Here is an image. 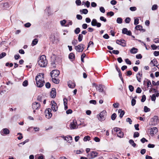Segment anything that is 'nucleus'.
<instances>
[{"instance_id": "obj_52", "label": "nucleus", "mask_w": 159, "mask_h": 159, "mask_svg": "<svg viewBox=\"0 0 159 159\" xmlns=\"http://www.w3.org/2000/svg\"><path fill=\"white\" fill-rule=\"evenodd\" d=\"M129 9L130 11H134L136 10L137 8L136 7H130L129 8Z\"/></svg>"}, {"instance_id": "obj_4", "label": "nucleus", "mask_w": 159, "mask_h": 159, "mask_svg": "<svg viewBox=\"0 0 159 159\" xmlns=\"http://www.w3.org/2000/svg\"><path fill=\"white\" fill-rule=\"evenodd\" d=\"M84 48V45L82 44H80L75 47V49L78 52H82Z\"/></svg>"}, {"instance_id": "obj_5", "label": "nucleus", "mask_w": 159, "mask_h": 159, "mask_svg": "<svg viewBox=\"0 0 159 159\" xmlns=\"http://www.w3.org/2000/svg\"><path fill=\"white\" fill-rule=\"evenodd\" d=\"M52 110L50 108L47 109L45 111V116L48 119L50 118L52 116V114L51 113Z\"/></svg>"}, {"instance_id": "obj_1", "label": "nucleus", "mask_w": 159, "mask_h": 159, "mask_svg": "<svg viewBox=\"0 0 159 159\" xmlns=\"http://www.w3.org/2000/svg\"><path fill=\"white\" fill-rule=\"evenodd\" d=\"M38 64L41 67H44L46 66L48 61L45 55H42L39 57L38 61Z\"/></svg>"}, {"instance_id": "obj_53", "label": "nucleus", "mask_w": 159, "mask_h": 159, "mask_svg": "<svg viewBox=\"0 0 159 159\" xmlns=\"http://www.w3.org/2000/svg\"><path fill=\"white\" fill-rule=\"evenodd\" d=\"M156 99V96L155 94L152 95L151 97V100L152 101H155Z\"/></svg>"}, {"instance_id": "obj_41", "label": "nucleus", "mask_w": 159, "mask_h": 159, "mask_svg": "<svg viewBox=\"0 0 159 159\" xmlns=\"http://www.w3.org/2000/svg\"><path fill=\"white\" fill-rule=\"evenodd\" d=\"M66 21L65 20H64L60 21V24L62 26H64L65 24L66 23Z\"/></svg>"}, {"instance_id": "obj_45", "label": "nucleus", "mask_w": 159, "mask_h": 159, "mask_svg": "<svg viewBox=\"0 0 159 159\" xmlns=\"http://www.w3.org/2000/svg\"><path fill=\"white\" fill-rule=\"evenodd\" d=\"M157 8V6L156 4L153 5L152 7V10H155Z\"/></svg>"}, {"instance_id": "obj_54", "label": "nucleus", "mask_w": 159, "mask_h": 159, "mask_svg": "<svg viewBox=\"0 0 159 159\" xmlns=\"http://www.w3.org/2000/svg\"><path fill=\"white\" fill-rule=\"evenodd\" d=\"M146 97L145 95L142 96V99H141V101L142 102H144L146 100Z\"/></svg>"}, {"instance_id": "obj_30", "label": "nucleus", "mask_w": 159, "mask_h": 159, "mask_svg": "<svg viewBox=\"0 0 159 159\" xmlns=\"http://www.w3.org/2000/svg\"><path fill=\"white\" fill-rule=\"evenodd\" d=\"M108 52L110 53L111 54L112 53H113L115 54H116V55H117L119 53V51L117 50H113L112 52L110 51H108Z\"/></svg>"}, {"instance_id": "obj_47", "label": "nucleus", "mask_w": 159, "mask_h": 159, "mask_svg": "<svg viewBox=\"0 0 159 159\" xmlns=\"http://www.w3.org/2000/svg\"><path fill=\"white\" fill-rule=\"evenodd\" d=\"M128 31V30L127 28H124L122 29V33L124 34H126Z\"/></svg>"}, {"instance_id": "obj_33", "label": "nucleus", "mask_w": 159, "mask_h": 159, "mask_svg": "<svg viewBox=\"0 0 159 159\" xmlns=\"http://www.w3.org/2000/svg\"><path fill=\"white\" fill-rule=\"evenodd\" d=\"M129 143L134 147H135L136 144L134 143V141L130 139L129 141Z\"/></svg>"}, {"instance_id": "obj_36", "label": "nucleus", "mask_w": 159, "mask_h": 159, "mask_svg": "<svg viewBox=\"0 0 159 159\" xmlns=\"http://www.w3.org/2000/svg\"><path fill=\"white\" fill-rule=\"evenodd\" d=\"M90 140V137L89 136H85L84 139V141H87Z\"/></svg>"}, {"instance_id": "obj_48", "label": "nucleus", "mask_w": 159, "mask_h": 159, "mask_svg": "<svg viewBox=\"0 0 159 159\" xmlns=\"http://www.w3.org/2000/svg\"><path fill=\"white\" fill-rule=\"evenodd\" d=\"M129 89L130 91L132 92L134 90V87L132 85H129Z\"/></svg>"}, {"instance_id": "obj_42", "label": "nucleus", "mask_w": 159, "mask_h": 159, "mask_svg": "<svg viewBox=\"0 0 159 159\" xmlns=\"http://www.w3.org/2000/svg\"><path fill=\"white\" fill-rule=\"evenodd\" d=\"M139 23V19L138 18H135L134 20V24L135 25H137Z\"/></svg>"}, {"instance_id": "obj_58", "label": "nucleus", "mask_w": 159, "mask_h": 159, "mask_svg": "<svg viewBox=\"0 0 159 159\" xmlns=\"http://www.w3.org/2000/svg\"><path fill=\"white\" fill-rule=\"evenodd\" d=\"M114 14V12L111 11L108 12L107 13V15L110 16H113Z\"/></svg>"}, {"instance_id": "obj_38", "label": "nucleus", "mask_w": 159, "mask_h": 159, "mask_svg": "<svg viewBox=\"0 0 159 159\" xmlns=\"http://www.w3.org/2000/svg\"><path fill=\"white\" fill-rule=\"evenodd\" d=\"M142 27V26L141 25H138L135 27V29L137 30H140Z\"/></svg>"}, {"instance_id": "obj_43", "label": "nucleus", "mask_w": 159, "mask_h": 159, "mask_svg": "<svg viewBox=\"0 0 159 159\" xmlns=\"http://www.w3.org/2000/svg\"><path fill=\"white\" fill-rule=\"evenodd\" d=\"M23 85L24 87L27 86L28 85V82L27 80L24 81L22 84Z\"/></svg>"}, {"instance_id": "obj_49", "label": "nucleus", "mask_w": 159, "mask_h": 159, "mask_svg": "<svg viewBox=\"0 0 159 159\" xmlns=\"http://www.w3.org/2000/svg\"><path fill=\"white\" fill-rule=\"evenodd\" d=\"M131 19L129 17H127L125 20V21L126 23H129Z\"/></svg>"}, {"instance_id": "obj_17", "label": "nucleus", "mask_w": 159, "mask_h": 159, "mask_svg": "<svg viewBox=\"0 0 159 159\" xmlns=\"http://www.w3.org/2000/svg\"><path fill=\"white\" fill-rule=\"evenodd\" d=\"M68 87L72 89L74 88L75 86V84L74 81L69 80L68 82Z\"/></svg>"}, {"instance_id": "obj_31", "label": "nucleus", "mask_w": 159, "mask_h": 159, "mask_svg": "<svg viewBox=\"0 0 159 159\" xmlns=\"http://www.w3.org/2000/svg\"><path fill=\"white\" fill-rule=\"evenodd\" d=\"M69 58L70 59H74L75 58V55L73 53H71L70 54Z\"/></svg>"}, {"instance_id": "obj_55", "label": "nucleus", "mask_w": 159, "mask_h": 159, "mask_svg": "<svg viewBox=\"0 0 159 159\" xmlns=\"http://www.w3.org/2000/svg\"><path fill=\"white\" fill-rule=\"evenodd\" d=\"M75 3L77 5L80 6L81 4V1L80 0H76L75 1Z\"/></svg>"}, {"instance_id": "obj_63", "label": "nucleus", "mask_w": 159, "mask_h": 159, "mask_svg": "<svg viewBox=\"0 0 159 159\" xmlns=\"http://www.w3.org/2000/svg\"><path fill=\"white\" fill-rule=\"evenodd\" d=\"M72 43L73 45H75L78 43V41L77 40H73L72 42Z\"/></svg>"}, {"instance_id": "obj_6", "label": "nucleus", "mask_w": 159, "mask_h": 159, "mask_svg": "<svg viewBox=\"0 0 159 159\" xmlns=\"http://www.w3.org/2000/svg\"><path fill=\"white\" fill-rule=\"evenodd\" d=\"M98 153L96 151H92L88 154L87 157L89 159H92L97 157Z\"/></svg>"}, {"instance_id": "obj_25", "label": "nucleus", "mask_w": 159, "mask_h": 159, "mask_svg": "<svg viewBox=\"0 0 159 159\" xmlns=\"http://www.w3.org/2000/svg\"><path fill=\"white\" fill-rule=\"evenodd\" d=\"M157 61L156 59H154L153 60H152L150 63V64H152L153 65V66H155L156 64H157Z\"/></svg>"}, {"instance_id": "obj_20", "label": "nucleus", "mask_w": 159, "mask_h": 159, "mask_svg": "<svg viewBox=\"0 0 159 159\" xmlns=\"http://www.w3.org/2000/svg\"><path fill=\"white\" fill-rule=\"evenodd\" d=\"M96 89L100 92H104L103 86L102 85L100 84L96 87Z\"/></svg>"}, {"instance_id": "obj_34", "label": "nucleus", "mask_w": 159, "mask_h": 159, "mask_svg": "<svg viewBox=\"0 0 159 159\" xmlns=\"http://www.w3.org/2000/svg\"><path fill=\"white\" fill-rule=\"evenodd\" d=\"M123 20L120 17H118L117 19L116 22L118 23L121 24Z\"/></svg>"}, {"instance_id": "obj_19", "label": "nucleus", "mask_w": 159, "mask_h": 159, "mask_svg": "<svg viewBox=\"0 0 159 159\" xmlns=\"http://www.w3.org/2000/svg\"><path fill=\"white\" fill-rule=\"evenodd\" d=\"M50 39L53 43L57 40V38L56 36V34L54 33L52 34L50 37Z\"/></svg>"}, {"instance_id": "obj_2", "label": "nucleus", "mask_w": 159, "mask_h": 159, "mask_svg": "<svg viewBox=\"0 0 159 159\" xmlns=\"http://www.w3.org/2000/svg\"><path fill=\"white\" fill-rule=\"evenodd\" d=\"M107 115V112L105 111H103L101 112L97 116V118L98 120L100 121L104 120L105 118Z\"/></svg>"}, {"instance_id": "obj_59", "label": "nucleus", "mask_w": 159, "mask_h": 159, "mask_svg": "<svg viewBox=\"0 0 159 159\" xmlns=\"http://www.w3.org/2000/svg\"><path fill=\"white\" fill-rule=\"evenodd\" d=\"M142 90L139 87H138L136 90V92L137 93H140L141 92Z\"/></svg>"}, {"instance_id": "obj_7", "label": "nucleus", "mask_w": 159, "mask_h": 159, "mask_svg": "<svg viewBox=\"0 0 159 159\" xmlns=\"http://www.w3.org/2000/svg\"><path fill=\"white\" fill-rule=\"evenodd\" d=\"M60 74L59 71L58 70H53L50 73V75L52 78L57 77Z\"/></svg>"}, {"instance_id": "obj_46", "label": "nucleus", "mask_w": 159, "mask_h": 159, "mask_svg": "<svg viewBox=\"0 0 159 159\" xmlns=\"http://www.w3.org/2000/svg\"><path fill=\"white\" fill-rule=\"evenodd\" d=\"M6 53L5 52H3L0 54V59H1L6 56Z\"/></svg>"}, {"instance_id": "obj_27", "label": "nucleus", "mask_w": 159, "mask_h": 159, "mask_svg": "<svg viewBox=\"0 0 159 159\" xmlns=\"http://www.w3.org/2000/svg\"><path fill=\"white\" fill-rule=\"evenodd\" d=\"M88 10L87 9H84L80 10V12L81 14H87L88 12Z\"/></svg>"}, {"instance_id": "obj_16", "label": "nucleus", "mask_w": 159, "mask_h": 159, "mask_svg": "<svg viewBox=\"0 0 159 159\" xmlns=\"http://www.w3.org/2000/svg\"><path fill=\"white\" fill-rule=\"evenodd\" d=\"M39 82L37 83V82H36V84L37 86L38 87H43L44 85V84L45 83L44 80H40L39 81Z\"/></svg>"}, {"instance_id": "obj_61", "label": "nucleus", "mask_w": 159, "mask_h": 159, "mask_svg": "<svg viewBox=\"0 0 159 159\" xmlns=\"http://www.w3.org/2000/svg\"><path fill=\"white\" fill-rule=\"evenodd\" d=\"M136 57L137 59H140L142 58V55L141 54H138L137 55H136Z\"/></svg>"}, {"instance_id": "obj_50", "label": "nucleus", "mask_w": 159, "mask_h": 159, "mask_svg": "<svg viewBox=\"0 0 159 159\" xmlns=\"http://www.w3.org/2000/svg\"><path fill=\"white\" fill-rule=\"evenodd\" d=\"M136 101L134 98H133L131 100V105L134 106L136 104Z\"/></svg>"}, {"instance_id": "obj_23", "label": "nucleus", "mask_w": 159, "mask_h": 159, "mask_svg": "<svg viewBox=\"0 0 159 159\" xmlns=\"http://www.w3.org/2000/svg\"><path fill=\"white\" fill-rule=\"evenodd\" d=\"M130 52L132 54H135L138 52V49L134 47H133L130 50Z\"/></svg>"}, {"instance_id": "obj_26", "label": "nucleus", "mask_w": 159, "mask_h": 159, "mask_svg": "<svg viewBox=\"0 0 159 159\" xmlns=\"http://www.w3.org/2000/svg\"><path fill=\"white\" fill-rule=\"evenodd\" d=\"M117 136L120 138H122L123 137L124 134L121 130L117 133Z\"/></svg>"}, {"instance_id": "obj_12", "label": "nucleus", "mask_w": 159, "mask_h": 159, "mask_svg": "<svg viewBox=\"0 0 159 159\" xmlns=\"http://www.w3.org/2000/svg\"><path fill=\"white\" fill-rule=\"evenodd\" d=\"M51 104L52 110L54 112H56L57 110L58 109L57 104L54 101H52Z\"/></svg>"}, {"instance_id": "obj_64", "label": "nucleus", "mask_w": 159, "mask_h": 159, "mask_svg": "<svg viewBox=\"0 0 159 159\" xmlns=\"http://www.w3.org/2000/svg\"><path fill=\"white\" fill-rule=\"evenodd\" d=\"M51 85L49 82H47L45 84L46 87L48 88H49L50 87Z\"/></svg>"}, {"instance_id": "obj_28", "label": "nucleus", "mask_w": 159, "mask_h": 159, "mask_svg": "<svg viewBox=\"0 0 159 159\" xmlns=\"http://www.w3.org/2000/svg\"><path fill=\"white\" fill-rule=\"evenodd\" d=\"M52 78V81L54 83L56 84H58L59 83L60 80L58 79H57L56 78V77H53V78Z\"/></svg>"}, {"instance_id": "obj_18", "label": "nucleus", "mask_w": 159, "mask_h": 159, "mask_svg": "<svg viewBox=\"0 0 159 159\" xmlns=\"http://www.w3.org/2000/svg\"><path fill=\"white\" fill-rule=\"evenodd\" d=\"M56 95V89L55 88H52L51 92V96L52 98L55 97Z\"/></svg>"}, {"instance_id": "obj_39", "label": "nucleus", "mask_w": 159, "mask_h": 159, "mask_svg": "<svg viewBox=\"0 0 159 159\" xmlns=\"http://www.w3.org/2000/svg\"><path fill=\"white\" fill-rule=\"evenodd\" d=\"M116 117V115L115 113L113 114L111 116V119L112 120H114Z\"/></svg>"}, {"instance_id": "obj_24", "label": "nucleus", "mask_w": 159, "mask_h": 159, "mask_svg": "<svg viewBox=\"0 0 159 159\" xmlns=\"http://www.w3.org/2000/svg\"><path fill=\"white\" fill-rule=\"evenodd\" d=\"M118 113H120V117L122 118L125 114V111H124L122 110L121 109H119L118 110Z\"/></svg>"}, {"instance_id": "obj_57", "label": "nucleus", "mask_w": 159, "mask_h": 159, "mask_svg": "<svg viewBox=\"0 0 159 159\" xmlns=\"http://www.w3.org/2000/svg\"><path fill=\"white\" fill-rule=\"evenodd\" d=\"M139 136V133H138V132H135L134 133V138H136V137H138Z\"/></svg>"}, {"instance_id": "obj_44", "label": "nucleus", "mask_w": 159, "mask_h": 159, "mask_svg": "<svg viewBox=\"0 0 159 159\" xmlns=\"http://www.w3.org/2000/svg\"><path fill=\"white\" fill-rule=\"evenodd\" d=\"M113 130L116 132H119L120 130V129L118 127H115L113 128Z\"/></svg>"}, {"instance_id": "obj_9", "label": "nucleus", "mask_w": 159, "mask_h": 159, "mask_svg": "<svg viewBox=\"0 0 159 159\" xmlns=\"http://www.w3.org/2000/svg\"><path fill=\"white\" fill-rule=\"evenodd\" d=\"M77 123L75 120H74L73 122H71L70 124V128L71 129H77L78 128L76 126Z\"/></svg>"}, {"instance_id": "obj_40", "label": "nucleus", "mask_w": 159, "mask_h": 159, "mask_svg": "<svg viewBox=\"0 0 159 159\" xmlns=\"http://www.w3.org/2000/svg\"><path fill=\"white\" fill-rule=\"evenodd\" d=\"M150 111V108H148L147 106H144V111L145 112H147L149 111Z\"/></svg>"}, {"instance_id": "obj_22", "label": "nucleus", "mask_w": 159, "mask_h": 159, "mask_svg": "<svg viewBox=\"0 0 159 159\" xmlns=\"http://www.w3.org/2000/svg\"><path fill=\"white\" fill-rule=\"evenodd\" d=\"M2 8L3 9L7 10L10 7V5L8 2H6L3 4Z\"/></svg>"}, {"instance_id": "obj_10", "label": "nucleus", "mask_w": 159, "mask_h": 159, "mask_svg": "<svg viewBox=\"0 0 159 159\" xmlns=\"http://www.w3.org/2000/svg\"><path fill=\"white\" fill-rule=\"evenodd\" d=\"M44 75L43 74L39 73V75L36 76L35 77L36 82H37V83L39 82V81L40 80H44Z\"/></svg>"}, {"instance_id": "obj_14", "label": "nucleus", "mask_w": 159, "mask_h": 159, "mask_svg": "<svg viewBox=\"0 0 159 159\" xmlns=\"http://www.w3.org/2000/svg\"><path fill=\"white\" fill-rule=\"evenodd\" d=\"M158 131V129L156 127H153L150 129V132L151 136H153L154 134H156Z\"/></svg>"}, {"instance_id": "obj_62", "label": "nucleus", "mask_w": 159, "mask_h": 159, "mask_svg": "<svg viewBox=\"0 0 159 159\" xmlns=\"http://www.w3.org/2000/svg\"><path fill=\"white\" fill-rule=\"evenodd\" d=\"M100 20L103 21L104 22H106L107 21L106 19L102 16L100 17Z\"/></svg>"}, {"instance_id": "obj_11", "label": "nucleus", "mask_w": 159, "mask_h": 159, "mask_svg": "<svg viewBox=\"0 0 159 159\" xmlns=\"http://www.w3.org/2000/svg\"><path fill=\"white\" fill-rule=\"evenodd\" d=\"M32 107L33 110H37L40 108V104L38 102H35L32 104Z\"/></svg>"}, {"instance_id": "obj_56", "label": "nucleus", "mask_w": 159, "mask_h": 159, "mask_svg": "<svg viewBox=\"0 0 159 159\" xmlns=\"http://www.w3.org/2000/svg\"><path fill=\"white\" fill-rule=\"evenodd\" d=\"M100 10L101 12L103 13H104L105 11V10L103 7H101L100 8Z\"/></svg>"}, {"instance_id": "obj_15", "label": "nucleus", "mask_w": 159, "mask_h": 159, "mask_svg": "<svg viewBox=\"0 0 159 159\" xmlns=\"http://www.w3.org/2000/svg\"><path fill=\"white\" fill-rule=\"evenodd\" d=\"M0 133L2 135H4L9 134L10 133V131L8 129L4 128L1 131Z\"/></svg>"}, {"instance_id": "obj_8", "label": "nucleus", "mask_w": 159, "mask_h": 159, "mask_svg": "<svg viewBox=\"0 0 159 159\" xmlns=\"http://www.w3.org/2000/svg\"><path fill=\"white\" fill-rule=\"evenodd\" d=\"M91 25L93 26H96L98 27H100L101 25V24L100 23L98 22L97 20L95 19H93L91 23Z\"/></svg>"}, {"instance_id": "obj_35", "label": "nucleus", "mask_w": 159, "mask_h": 159, "mask_svg": "<svg viewBox=\"0 0 159 159\" xmlns=\"http://www.w3.org/2000/svg\"><path fill=\"white\" fill-rule=\"evenodd\" d=\"M80 29L79 27H77L75 30L74 32L75 34H78L80 32Z\"/></svg>"}, {"instance_id": "obj_60", "label": "nucleus", "mask_w": 159, "mask_h": 159, "mask_svg": "<svg viewBox=\"0 0 159 159\" xmlns=\"http://www.w3.org/2000/svg\"><path fill=\"white\" fill-rule=\"evenodd\" d=\"M125 61L127 64L129 65H131V61L128 58L125 59Z\"/></svg>"}, {"instance_id": "obj_37", "label": "nucleus", "mask_w": 159, "mask_h": 159, "mask_svg": "<svg viewBox=\"0 0 159 159\" xmlns=\"http://www.w3.org/2000/svg\"><path fill=\"white\" fill-rule=\"evenodd\" d=\"M83 38V35L82 34H79L78 37V41L80 42L82 41Z\"/></svg>"}, {"instance_id": "obj_3", "label": "nucleus", "mask_w": 159, "mask_h": 159, "mask_svg": "<svg viewBox=\"0 0 159 159\" xmlns=\"http://www.w3.org/2000/svg\"><path fill=\"white\" fill-rule=\"evenodd\" d=\"M159 122V119L157 116H155L151 119L150 124L152 125H155L157 124Z\"/></svg>"}, {"instance_id": "obj_29", "label": "nucleus", "mask_w": 159, "mask_h": 159, "mask_svg": "<svg viewBox=\"0 0 159 159\" xmlns=\"http://www.w3.org/2000/svg\"><path fill=\"white\" fill-rule=\"evenodd\" d=\"M64 139L65 140L67 141H72V137L70 136H67L66 137H65Z\"/></svg>"}, {"instance_id": "obj_51", "label": "nucleus", "mask_w": 159, "mask_h": 159, "mask_svg": "<svg viewBox=\"0 0 159 159\" xmlns=\"http://www.w3.org/2000/svg\"><path fill=\"white\" fill-rule=\"evenodd\" d=\"M126 121L127 122H129V123L130 124H132V120H131V119L130 118H127L126 119Z\"/></svg>"}, {"instance_id": "obj_32", "label": "nucleus", "mask_w": 159, "mask_h": 159, "mask_svg": "<svg viewBox=\"0 0 159 159\" xmlns=\"http://www.w3.org/2000/svg\"><path fill=\"white\" fill-rule=\"evenodd\" d=\"M38 42V40L37 39H34L33 41H32V46H33L35 45H36Z\"/></svg>"}, {"instance_id": "obj_21", "label": "nucleus", "mask_w": 159, "mask_h": 159, "mask_svg": "<svg viewBox=\"0 0 159 159\" xmlns=\"http://www.w3.org/2000/svg\"><path fill=\"white\" fill-rule=\"evenodd\" d=\"M142 71L141 72H139L138 74L137 75H136V78L137 79V80L139 82H141V77H142Z\"/></svg>"}, {"instance_id": "obj_13", "label": "nucleus", "mask_w": 159, "mask_h": 159, "mask_svg": "<svg viewBox=\"0 0 159 159\" xmlns=\"http://www.w3.org/2000/svg\"><path fill=\"white\" fill-rule=\"evenodd\" d=\"M116 43L121 45L122 47H124L126 46L125 43V40L123 39H121L120 40H117L116 41Z\"/></svg>"}]
</instances>
